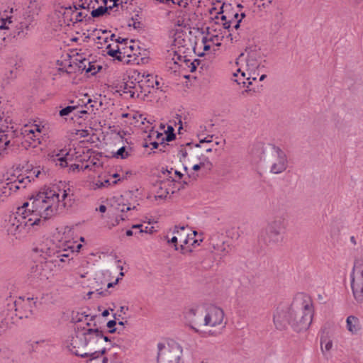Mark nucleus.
I'll return each mask as SVG.
<instances>
[{
    "mask_svg": "<svg viewBox=\"0 0 363 363\" xmlns=\"http://www.w3.org/2000/svg\"><path fill=\"white\" fill-rule=\"evenodd\" d=\"M74 200L69 189H45L32 196L30 202L23 203L16 213L6 215L2 226L8 234L23 237L31 228L43 225L46 220L71 207Z\"/></svg>",
    "mask_w": 363,
    "mask_h": 363,
    "instance_id": "nucleus-1",
    "label": "nucleus"
},
{
    "mask_svg": "<svg viewBox=\"0 0 363 363\" xmlns=\"http://www.w3.org/2000/svg\"><path fill=\"white\" fill-rule=\"evenodd\" d=\"M81 244L75 245L72 241H65L59 246L54 243L41 245L34 251L39 254L44 261H39L30 267L28 279L33 284H39L48 280L52 275L53 267L60 266V262H65V257H69L74 251L78 252Z\"/></svg>",
    "mask_w": 363,
    "mask_h": 363,
    "instance_id": "nucleus-2",
    "label": "nucleus"
},
{
    "mask_svg": "<svg viewBox=\"0 0 363 363\" xmlns=\"http://www.w3.org/2000/svg\"><path fill=\"white\" fill-rule=\"evenodd\" d=\"M313 316V302L309 296L303 294L296 296L291 305L279 307L274 315V323L277 329L285 330L288 325L294 330L301 332L307 330Z\"/></svg>",
    "mask_w": 363,
    "mask_h": 363,
    "instance_id": "nucleus-3",
    "label": "nucleus"
},
{
    "mask_svg": "<svg viewBox=\"0 0 363 363\" xmlns=\"http://www.w3.org/2000/svg\"><path fill=\"white\" fill-rule=\"evenodd\" d=\"M36 308V301L33 298H21L14 299L9 297L6 300L5 305L0 312L1 322L9 324L13 323L15 318L22 319L31 317Z\"/></svg>",
    "mask_w": 363,
    "mask_h": 363,
    "instance_id": "nucleus-4",
    "label": "nucleus"
},
{
    "mask_svg": "<svg viewBox=\"0 0 363 363\" xmlns=\"http://www.w3.org/2000/svg\"><path fill=\"white\" fill-rule=\"evenodd\" d=\"M284 229V220L276 218L260 232L259 239L267 245H274L282 240L281 233Z\"/></svg>",
    "mask_w": 363,
    "mask_h": 363,
    "instance_id": "nucleus-5",
    "label": "nucleus"
},
{
    "mask_svg": "<svg viewBox=\"0 0 363 363\" xmlns=\"http://www.w3.org/2000/svg\"><path fill=\"white\" fill-rule=\"evenodd\" d=\"M157 363H180L183 353L182 346L174 340L157 344Z\"/></svg>",
    "mask_w": 363,
    "mask_h": 363,
    "instance_id": "nucleus-6",
    "label": "nucleus"
},
{
    "mask_svg": "<svg viewBox=\"0 0 363 363\" xmlns=\"http://www.w3.org/2000/svg\"><path fill=\"white\" fill-rule=\"evenodd\" d=\"M351 287L353 295L357 301L363 302V261L354 262L352 271L350 274Z\"/></svg>",
    "mask_w": 363,
    "mask_h": 363,
    "instance_id": "nucleus-7",
    "label": "nucleus"
},
{
    "mask_svg": "<svg viewBox=\"0 0 363 363\" xmlns=\"http://www.w3.org/2000/svg\"><path fill=\"white\" fill-rule=\"evenodd\" d=\"M206 315V305L194 306L190 308L184 315L186 323L195 333L201 334L197 328L204 326V317Z\"/></svg>",
    "mask_w": 363,
    "mask_h": 363,
    "instance_id": "nucleus-8",
    "label": "nucleus"
},
{
    "mask_svg": "<svg viewBox=\"0 0 363 363\" xmlns=\"http://www.w3.org/2000/svg\"><path fill=\"white\" fill-rule=\"evenodd\" d=\"M80 333L84 342L87 348V351L94 352L96 350V345L100 344L101 340V330L99 328H90V323H86V326H80Z\"/></svg>",
    "mask_w": 363,
    "mask_h": 363,
    "instance_id": "nucleus-9",
    "label": "nucleus"
},
{
    "mask_svg": "<svg viewBox=\"0 0 363 363\" xmlns=\"http://www.w3.org/2000/svg\"><path fill=\"white\" fill-rule=\"evenodd\" d=\"M272 157L270 172L274 174L284 172L288 167V159L285 152L279 147L273 145Z\"/></svg>",
    "mask_w": 363,
    "mask_h": 363,
    "instance_id": "nucleus-10",
    "label": "nucleus"
},
{
    "mask_svg": "<svg viewBox=\"0 0 363 363\" xmlns=\"http://www.w3.org/2000/svg\"><path fill=\"white\" fill-rule=\"evenodd\" d=\"M80 325L77 327L76 335L72 337L71 340L67 343V348L70 352L83 358L87 356L88 351L85 342L80 333Z\"/></svg>",
    "mask_w": 363,
    "mask_h": 363,
    "instance_id": "nucleus-11",
    "label": "nucleus"
},
{
    "mask_svg": "<svg viewBox=\"0 0 363 363\" xmlns=\"http://www.w3.org/2000/svg\"><path fill=\"white\" fill-rule=\"evenodd\" d=\"M224 318L223 311L216 306H206L204 326L216 327L222 323Z\"/></svg>",
    "mask_w": 363,
    "mask_h": 363,
    "instance_id": "nucleus-12",
    "label": "nucleus"
},
{
    "mask_svg": "<svg viewBox=\"0 0 363 363\" xmlns=\"http://www.w3.org/2000/svg\"><path fill=\"white\" fill-rule=\"evenodd\" d=\"M186 227L185 226H175L173 234L176 235L179 238V242H180V251L182 254H186L187 252H191V250H187L184 247V245L189 243L190 240H193L192 243L191 244L192 246H195L196 245H199L201 242H202V239L198 240L194 239V238H190V235L185 233Z\"/></svg>",
    "mask_w": 363,
    "mask_h": 363,
    "instance_id": "nucleus-13",
    "label": "nucleus"
},
{
    "mask_svg": "<svg viewBox=\"0 0 363 363\" xmlns=\"http://www.w3.org/2000/svg\"><path fill=\"white\" fill-rule=\"evenodd\" d=\"M41 133V128L40 125L36 124L26 125L21 130L20 135L27 142L35 146V143H40V135Z\"/></svg>",
    "mask_w": 363,
    "mask_h": 363,
    "instance_id": "nucleus-14",
    "label": "nucleus"
},
{
    "mask_svg": "<svg viewBox=\"0 0 363 363\" xmlns=\"http://www.w3.org/2000/svg\"><path fill=\"white\" fill-rule=\"evenodd\" d=\"M132 194L126 193L124 195H121L118 197H115L116 199V208L120 211L121 212H127L131 210H138V206H139L138 202L136 200L132 199L129 201V199H131Z\"/></svg>",
    "mask_w": 363,
    "mask_h": 363,
    "instance_id": "nucleus-15",
    "label": "nucleus"
},
{
    "mask_svg": "<svg viewBox=\"0 0 363 363\" xmlns=\"http://www.w3.org/2000/svg\"><path fill=\"white\" fill-rule=\"evenodd\" d=\"M166 60L169 68L174 72L177 71V67H183V64L187 65L189 62V60L186 56H182L174 50L168 51Z\"/></svg>",
    "mask_w": 363,
    "mask_h": 363,
    "instance_id": "nucleus-16",
    "label": "nucleus"
},
{
    "mask_svg": "<svg viewBox=\"0 0 363 363\" xmlns=\"http://www.w3.org/2000/svg\"><path fill=\"white\" fill-rule=\"evenodd\" d=\"M124 94H129L130 98L135 99L139 98L142 90L138 91V81H135L134 78L132 77V74L128 76V80L123 83L121 86Z\"/></svg>",
    "mask_w": 363,
    "mask_h": 363,
    "instance_id": "nucleus-17",
    "label": "nucleus"
},
{
    "mask_svg": "<svg viewBox=\"0 0 363 363\" xmlns=\"http://www.w3.org/2000/svg\"><path fill=\"white\" fill-rule=\"evenodd\" d=\"M132 77L134 78L135 81H138V87L140 89H144L145 86L147 88L154 89V75L143 73L141 74L138 71H133L132 72Z\"/></svg>",
    "mask_w": 363,
    "mask_h": 363,
    "instance_id": "nucleus-18",
    "label": "nucleus"
},
{
    "mask_svg": "<svg viewBox=\"0 0 363 363\" xmlns=\"http://www.w3.org/2000/svg\"><path fill=\"white\" fill-rule=\"evenodd\" d=\"M245 62V69L247 72V80H255L257 78L256 70L259 67L258 61L253 57L249 56L247 58L244 57Z\"/></svg>",
    "mask_w": 363,
    "mask_h": 363,
    "instance_id": "nucleus-19",
    "label": "nucleus"
},
{
    "mask_svg": "<svg viewBox=\"0 0 363 363\" xmlns=\"http://www.w3.org/2000/svg\"><path fill=\"white\" fill-rule=\"evenodd\" d=\"M72 155L66 150H60L58 153L51 155L52 160L61 167L68 166L69 162L72 160Z\"/></svg>",
    "mask_w": 363,
    "mask_h": 363,
    "instance_id": "nucleus-20",
    "label": "nucleus"
},
{
    "mask_svg": "<svg viewBox=\"0 0 363 363\" xmlns=\"http://www.w3.org/2000/svg\"><path fill=\"white\" fill-rule=\"evenodd\" d=\"M30 24V22L28 21H23L16 24L13 33V38L20 40L26 39L28 35Z\"/></svg>",
    "mask_w": 363,
    "mask_h": 363,
    "instance_id": "nucleus-21",
    "label": "nucleus"
},
{
    "mask_svg": "<svg viewBox=\"0 0 363 363\" xmlns=\"http://www.w3.org/2000/svg\"><path fill=\"white\" fill-rule=\"evenodd\" d=\"M231 7L230 4H223L220 8V11L218 12L216 16V19H220L223 26L225 29H229L231 27V16L226 11Z\"/></svg>",
    "mask_w": 363,
    "mask_h": 363,
    "instance_id": "nucleus-22",
    "label": "nucleus"
},
{
    "mask_svg": "<svg viewBox=\"0 0 363 363\" xmlns=\"http://www.w3.org/2000/svg\"><path fill=\"white\" fill-rule=\"evenodd\" d=\"M346 328L352 334H357L361 329L359 319L354 315H349L346 320Z\"/></svg>",
    "mask_w": 363,
    "mask_h": 363,
    "instance_id": "nucleus-23",
    "label": "nucleus"
},
{
    "mask_svg": "<svg viewBox=\"0 0 363 363\" xmlns=\"http://www.w3.org/2000/svg\"><path fill=\"white\" fill-rule=\"evenodd\" d=\"M105 353V348L94 350V352L88 351L87 356L89 358L86 363H103V358Z\"/></svg>",
    "mask_w": 363,
    "mask_h": 363,
    "instance_id": "nucleus-24",
    "label": "nucleus"
},
{
    "mask_svg": "<svg viewBox=\"0 0 363 363\" xmlns=\"http://www.w3.org/2000/svg\"><path fill=\"white\" fill-rule=\"evenodd\" d=\"M169 182L162 181L157 186L156 194H155V199H166L167 196L169 195L171 189L168 188ZM172 193H174V191L172 190Z\"/></svg>",
    "mask_w": 363,
    "mask_h": 363,
    "instance_id": "nucleus-25",
    "label": "nucleus"
},
{
    "mask_svg": "<svg viewBox=\"0 0 363 363\" xmlns=\"http://www.w3.org/2000/svg\"><path fill=\"white\" fill-rule=\"evenodd\" d=\"M102 163L100 162V160L97 158H89L88 161L85 164L83 162L81 165L82 170L89 169L91 171H96V169L101 167Z\"/></svg>",
    "mask_w": 363,
    "mask_h": 363,
    "instance_id": "nucleus-26",
    "label": "nucleus"
},
{
    "mask_svg": "<svg viewBox=\"0 0 363 363\" xmlns=\"http://www.w3.org/2000/svg\"><path fill=\"white\" fill-rule=\"evenodd\" d=\"M103 363H123V360L120 354L109 352L104 356Z\"/></svg>",
    "mask_w": 363,
    "mask_h": 363,
    "instance_id": "nucleus-27",
    "label": "nucleus"
},
{
    "mask_svg": "<svg viewBox=\"0 0 363 363\" xmlns=\"http://www.w3.org/2000/svg\"><path fill=\"white\" fill-rule=\"evenodd\" d=\"M93 316L89 318L88 314H86L85 312H76L73 313L72 315V320L74 323H78L81 322L86 321V323H89L92 320Z\"/></svg>",
    "mask_w": 363,
    "mask_h": 363,
    "instance_id": "nucleus-28",
    "label": "nucleus"
},
{
    "mask_svg": "<svg viewBox=\"0 0 363 363\" xmlns=\"http://www.w3.org/2000/svg\"><path fill=\"white\" fill-rule=\"evenodd\" d=\"M78 7L75 5L73 6H69L67 7L64 8L63 16L65 20H68L72 23H74V16L76 11L78 10Z\"/></svg>",
    "mask_w": 363,
    "mask_h": 363,
    "instance_id": "nucleus-29",
    "label": "nucleus"
},
{
    "mask_svg": "<svg viewBox=\"0 0 363 363\" xmlns=\"http://www.w3.org/2000/svg\"><path fill=\"white\" fill-rule=\"evenodd\" d=\"M236 65L238 67L235 72L241 74V77L245 78L247 75L245 69V62H244V54H241L236 61Z\"/></svg>",
    "mask_w": 363,
    "mask_h": 363,
    "instance_id": "nucleus-30",
    "label": "nucleus"
},
{
    "mask_svg": "<svg viewBox=\"0 0 363 363\" xmlns=\"http://www.w3.org/2000/svg\"><path fill=\"white\" fill-rule=\"evenodd\" d=\"M247 75L245 78L243 77H241V74L238 72H234L233 73V80L237 82L238 84H242L244 86H246L247 87H249L250 85L252 84V79L247 80Z\"/></svg>",
    "mask_w": 363,
    "mask_h": 363,
    "instance_id": "nucleus-31",
    "label": "nucleus"
},
{
    "mask_svg": "<svg viewBox=\"0 0 363 363\" xmlns=\"http://www.w3.org/2000/svg\"><path fill=\"white\" fill-rule=\"evenodd\" d=\"M273 21L275 26L279 28L284 23V13L281 9H277L273 15Z\"/></svg>",
    "mask_w": 363,
    "mask_h": 363,
    "instance_id": "nucleus-32",
    "label": "nucleus"
},
{
    "mask_svg": "<svg viewBox=\"0 0 363 363\" xmlns=\"http://www.w3.org/2000/svg\"><path fill=\"white\" fill-rule=\"evenodd\" d=\"M79 69L82 71H86V72H92V65L90 61L84 58L82 60H79L78 64Z\"/></svg>",
    "mask_w": 363,
    "mask_h": 363,
    "instance_id": "nucleus-33",
    "label": "nucleus"
},
{
    "mask_svg": "<svg viewBox=\"0 0 363 363\" xmlns=\"http://www.w3.org/2000/svg\"><path fill=\"white\" fill-rule=\"evenodd\" d=\"M30 177L31 176L18 177L13 179V181L14 182L16 186H19V189H23L26 188L27 184L30 182Z\"/></svg>",
    "mask_w": 363,
    "mask_h": 363,
    "instance_id": "nucleus-34",
    "label": "nucleus"
},
{
    "mask_svg": "<svg viewBox=\"0 0 363 363\" xmlns=\"http://www.w3.org/2000/svg\"><path fill=\"white\" fill-rule=\"evenodd\" d=\"M333 347V341L326 337L320 339V349L323 352H329Z\"/></svg>",
    "mask_w": 363,
    "mask_h": 363,
    "instance_id": "nucleus-35",
    "label": "nucleus"
},
{
    "mask_svg": "<svg viewBox=\"0 0 363 363\" xmlns=\"http://www.w3.org/2000/svg\"><path fill=\"white\" fill-rule=\"evenodd\" d=\"M157 1L162 3V4H169L170 3L174 4H177L181 7H186V6L189 4V1L192 2L193 0H157Z\"/></svg>",
    "mask_w": 363,
    "mask_h": 363,
    "instance_id": "nucleus-36",
    "label": "nucleus"
},
{
    "mask_svg": "<svg viewBox=\"0 0 363 363\" xmlns=\"http://www.w3.org/2000/svg\"><path fill=\"white\" fill-rule=\"evenodd\" d=\"M106 52L111 57H116L118 60L121 58L119 55H121V52H120L118 45H116V48H112L111 45H108L106 47Z\"/></svg>",
    "mask_w": 363,
    "mask_h": 363,
    "instance_id": "nucleus-37",
    "label": "nucleus"
},
{
    "mask_svg": "<svg viewBox=\"0 0 363 363\" xmlns=\"http://www.w3.org/2000/svg\"><path fill=\"white\" fill-rule=\"evenodd\" d=\"M79 105H80L79 104H77L73 105V106H67V107L61 109L60 111L59 114L62 117L68 116L72 111L77 110Z\"/></svg>",
    "mask_w": 363,
    "mask_h": 363,
    "instance_id": "nucleus-38",
    "label": "nucleus"
},
{
    "mask_svg": "<svg viewBox=\"0 0 363 363\" xmlns=\"http://www.w3.org/2000/svg\"><path fill=\"white\" fill-rule=\"evenodd\" d=\"M84 20L85 21H91V17L88 16V15L86 13H84L81 12V11L78 12L77 11H76L75 16H74V23H77V22L83 21Z\"/></svg>",
    "mask_w": 363,
    "mask_h": 363,
    "instance_id": "nucleus-39",
    "label": "nucleus"
},
{
    "mask_svg": "<svg viewBox=\"0 0 363 363\" xmlns=\"http://www.w3.org/2000/svg\"><path fill=\"white\" fill-rule=\"evenodd\" d=\"M107 10H108L107 7L101 6L98 7L96 9H94L91 11V17L92 18H98L99 16H101L107 11Z\"/></svg>",
    "mask_w": 363,
    "mask_h": 363,
    "instance_id": "nucleus-40",
    "label": "nucleus"
},
{
    "mask_svg": "<svg viewBox=\"0 0 363 363\" xmlns=\"http://www.w3.org/2000/svg\"><path fill=\"white\" fill-rule=\"evenodd\" d=\"M28 176L30 177V180L33 179V177L39 178V177H45V172L44 171H41L39 167H36L33 169Z\"/></svg>",
    "mask_w": 363,
    "mask_h": 363,
    "instance_id": "nucleus-41",
    "label": "nucleus"
},
{
    "mask_svg": "<svg viewBox=\"0 0 363 363\" xmlns=\"http://www.w3.org/2000/svg\"><path fill=\"white\" fill-rule=\"evenodd\" d=\"M128 156H129V152L126 150L125 147H121V148H119L118 150V151L115 154V157H116L117 158H121V159H125Z\"/></svg>",
    "mask_w": 363,
    "mask_h": 363,
    "instance_id": "nucleus-42",
    "label": "nucleus"
},
{
    "mask_svg": "<svg viewBox=\"0 0 363 363\" xmlns=\"http://www.w3.org/2000/svg\"><path fill=\"white\" fill-rule=\"evenodd\" d=\"M6 185L9 186L11 194L19 189V186H16L14 182L13 181V179L11 178H8L6 179Z\"/></svg>",
    "mask_w": 363,
    "mask_h": 363,
    "instance_id": "nucleus-43",
    "label": "nucleus"
},
{
    "mask_svg": "<svg viewBox=\"0 0 363 363\" xmlns=\"http://www.w3.org/2000/svg\"><path fill=\"white\" fill-rule=\"evenodd\" d=\"M0 194L1 196H9L11 195L10 189H9V186L6 185V180L1 183Z\"/></svg>",
    "mask_w": 363,
    "mask_h": 363,
    "instance_id": "nucleus-44",
    "label": "nucleus"
},
{
    "mask_svg": "<svg viewBox=\"0 0 363 363\" xmlns=\"http://www.w3.org/2000/svg\"><path fill=\"white\" fill-rule=\"evenodd\" d=\"M115 319H116V316L114 317ZM116 325V320H109L106 325H107V328H108V332L111 333H115L118 328H116L115 326Z\"/></svg>",
    "mask_w": 363,
    "mask_h": 363,
    "instance_id": "nucleus-45",
    "label": "nucleus"
},
{
    "mask_svg": "<svg viewBox=\"0 0 363 363\" xmlns=\"http://www.w3.org/2000/svg\"><path fill=\"white\" fill-rule=\"evenodd\" d=\"M92 102L93 101H92L91 99H87V102L85 104V106L86 107L87 110H84V109L83 110H78L77 109V110H76L77 111V113H80V114H86V113H87L88 110L89 109V108H93L94 106V105L91 104Z\"/></svg>",
    "mask_w": 363,
    "mask_h": 363,
    "instance_id": "nucleus-46",
    "label": "nucleus"
},
{
    "mask_svg": "<svg viewBox=\"0 0 363 363\" xmlns=\"http://www.w3.org/2000/svg\"><path fill=\"white\" fill-rule=\"evenodd\" d=\"M133 229H139V230H138L139 234H141V233H151L150 230L148 231V227L146 226V227L143 228V225L142 224L133 225Z\"/></svg>",
    "mask_w": 363,
    "mask_h": 363,
    "instance_id": "nucleus-47",
    "label": "nucleus"
},
{
    "mask_svg": "<svg viewBox=\"0 0 363 363\" xmlns=\"http://www.w3.org/2000/svg\"><path fill=\"white\" fill-rule=\"evenodd\" d=\"M178 242H179V238L176 235H174L171 239L167 240L168 243H171V244L174 245L175 250H180V246L179 247L177 245Z\"/></svg>",
    "mask_w": 363,
    "mask_h": 363,
    "instance_id": "nucleus-48",
    "label": "nucleus"
},
{
    "mask_svg": "<svg viewBox=\"0 0 363 363\" xmlns=\"http://www.w3.org/2000/svg\"><path fill=\"white\" fill-rule=\"evenodd\" d=\"M116 183H117L116 180H111V179L102 178V184H104L103 188L108 187L111 185L116 184Z\"/></svg>",
    "mask_w": 363,
    "mask_h": 363,
    "instance_id": "nucleus-49",
    "label": "nucleus"
},
{
    "mask_svg": "<svg viewBox=\"0 0 363 363\" xmlns=\"http://www.w3.org/2000/svg\"><path fill=\"white\" fill-rule=\"evenodd\" d=\"M199 62H200L199 60L196 59L193 62H191L189 60V63H190V66H189V71L191 72H194L196 70L197 65H199Z\"/></svg>",
    "mask_w": 363,
    "mask_h": 363,
    "instance_id": "nucleus-50",
    "label": "nucleus"
},
{
    "mask_svg": "<svg viewBox=\"0 0 363 363\" xmlns=\"http://www.w3.org/2000/svg\"><path fill=\"white\" fill-rule=\"evenodd\" d=\"M245 17V13H240V18H238L236 19V23L233 26V28L236 30H238L240 26H241V22H242V20L243 18Z\"/></svg>",
    "mask_w": 363,
    "mask_h": 363,
    "instance_id": "nucleus-51",
    "label": "nucleus"
},
{
    "mask_svg": "<svg viewBox=\"0 0 363 363\" xmlns=\"http://www.w3.org/2000/svg\"><path fill=\"white\" fill-rule=\"evenodd\" d=\"M129 26H133L135 29L141 28L142 23L140 21H135L134 18L131 19V22L128 24Z\"/></svg>",
    "mask_w": 363,
    "mask_h": 363,
    "instance_id": "nucleus-52",
    "label": "nucleus"
},
{
    "mask_svg": "<svg viewBox=\"0 0 363 363\" xmlns=\"http://www.w3.org/2000/svg\"><path fill=\"white\" fill-rule=\"evenodd\" d=\"M103 184H102V178L99 177L97 180L94 181L93 183V188L94 189H101L103 188Z\"/></svg>",
    "mask_w": 363,
    "mask_h": 363,
    "instance_id": "nucleus-53",
    "label": "nucleus"
},
{
    "mask_svg": "<svg viewBox=\"0 0 363 363\" xmlns=\"http://www.w3.org/2000/svg\"><path fill=\"white\" fill-rule=\"evenodd\" d=\"M229 13L230 16H231V23L233 22V20H236V19L239 18V17L240 16V14H239V13L238 11L230 12V11H228V10H227L225 13Z\"/></svg>",
    "mask_w": 363,
    "mask_h": 363,
    "instance_id": "nucleus-54",
    "label": "nucleus"
},
{
    "mask_svg": "<svg viewBox=\"0 0 363 363\" xmlns=\"http://www.w3.org/2000/svg\"><path fill=\"white\" fill-rule=\"evenodd\" d=\"M94 35L96 36L97 39H101V37L99 35V34L101 33H106V30H101V29H94Z\"/></svg>",
    "mask_w": 363,
    "mask_h": 363,
    "instance_id": "nucleus-55",
    "label": "nucleus"
},
{
    "mask_svg": "<svg viewBox=\"0 0 363 363\" xmlns=\"http://www.w3.org/2000/svg\"><path fill=\"white\" fill-rule=\"evenodd\" d=\"M7 23H11V21L10 18H7L4 20L3 23L0 26V29H8Z\"/></svg>",
    "mask_w": 363,
    "mask_h": 363,
    "instance_id": "nucleus-56",
    "label": "nucleus"
},
{
    "mask_svg": "<svg viewBox=\"0 0 363 363\" xmlns=\"http://www.w3.org/2000/svg\"><path fill=\"white\" fill-rule=\"evenodd\" d=\"M207 41H208L207 38L206 37H203V39H202V43L203 44V49H204V50H208L210 49V48H211L209 45L206 44Z\"/></svg>",
    "mask_w": 363,
    "mask_h": 363,
    "instance_id": "nucleus-57",
    "label": "nucleus"
},
{
    "mask_svg": "<svg viewBox=\"0 0 363 363\" xmlns=\"http://www.w3.org/2000/svg\"><path fill=\"white\" fill-rule=\"evenodd\" d=\"M81 165H82V164H70V169L72 170L73 172L75 171L76 169H82Z\"/></svg>",
    "mask_w": 363,
    "mask_h": 363,
    "instance_id": "nucleus-58",
    "label": "nucleus"
},
{
    "mask_svg": "<svg viewBox=\"0 0 363 363\" xmlns=\"http://www.w3.org/2000/svg\"><path fill=\"white\" fill-rule=\"evenodd\" d=\"M219 37L218 35H214V36H212L210 38V41H212L213 43L216 44V45H219L220 43H218L219 41Z\"/></svg>",
    "mask_w": 363,
    "mask_h": 363,
    "instance_id": "nucleus-59",
    "label": "nucleus"
},
{
    "mask_svg": "<svg viewBox=\"0 0 363 363\" xmlns=\"http://www.w3.org/2000/svg\"><path fill=\"white\" fill-rule=\"evenodd\" d=\"M154 88H156L157 89H159L160 88V82L157 79V76H154Z\"/></svg>",
    "mask_w": 363,
    "mask_h": 363,
    "instance_id": "nucleus-60",
    "label": "nucleus"
},
{
    "mask_svg": "<svg viewBox=\"0 0 363 363\" xmlns=\"http://www.w3.org/2000/svg\"><path fill=\"white\" fill-rule=\"evenodd\" d=\"M203 166H204V162H200L199 164H194L193 166V169L194 171H198L201 168V167H203Z\"/></svg>",
    "mask_w": 363,
    "mask_h": 363,
    "instance_id": "nucleus-61",
    "label": "nucleus"
},
{
    "mask_svg": "<svg viewBox=\"0 0 363 363\" xmlns=\"http://www.w3.org/2000/svg\"><path fill=\"white\" fill-rule=\"evenodd\" d=\"M125 234L127 236L137 235V233H134L133 227L131 228V229L127 230Z\"/></svg>",
    "mask_w": 363,
    "mask_h": 363,
    "instance_id": "nucleus-62",
    "label": "nucleus"
},
{
    "mask_svg": "<svg viewBox=\"0 0 363 363\" xmlns=\"http://www.w3.org/2000/svg\"><path fill=\"white\" fill-rule=\"evenodd\" d=\"M175 138V135L174 133H173L172 132L171 133H169L167 135V137H166V140L167 141H172V140H174Z\"/></svg>",
    "mask_w": 363,
    "mask_h": 363,
    "instance_id": "nucleus-63",
    "label": "nucleus"
},
{
    "mask_svg": "<svg viewBox=\"0 0 363 363\" xmlns=\"http://www.w3.org/2000/svg\"><path fill=\"white\" fill-rule=\"evenodd\" d=\"M101 340H100V344L101 345L103 342H106L109 341L108 337L107 336H105L103 333L101 332Z\"/></svg>",
    "mask_w": 363,
    "mask_h": 363,
    "instance_id": "nucleus-64",
    "label": "nucleus"
}]
</instances>
